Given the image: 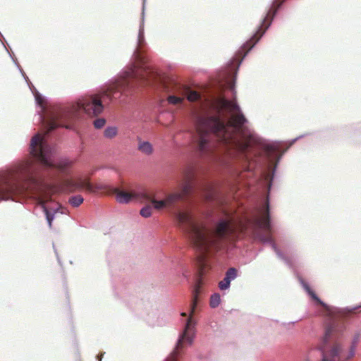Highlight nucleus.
I'll return each mask as SVG.
<instances>
[{
	"label": "nucleus",
	"mask_w": 361,
	"mask_h": 361,
	"mask_svg": "<svg viewBox=\"0 0 361 361\" xmlns=\"http://www.w3.org/2000/svg\"><path fill=\"white\" fill-rule=\"evenodd\" d=\"M176 219L179 226L198 252L196 262L198 268V278L193 290L190 317L187 320L184 331L176 348L166 361H177L184 341H188L189 344L192 343V338L190 334L195 325L192 315L195 312L198 294L200 293L202 285V278L211 268L208 256L220 249L223 240H233L236 238L238 233H243L247 228L245 224L242 221L236 222L230 216L219 220L214 230H209L203 224L197 222L192 216L186 212H178Z\"/></svg>",
	"instance_id": "f257e3e1"
},
{
	"label": "nucleus",
	"mask_w": 361,
	"mask_h": 361,
	"mask_svg": "<svg viewBox=\"0 0 361 361\" xmlns=\"http://www.w3.org/2000/svg\"><path fill=\"white\" fill-rule=\"evenodd\" d=\"M218 104L221 109L227 110L231 115L227 123L216 116L198 118L196 126L198 151L202 154L209 152L213 147L211 140L216 139L224 145L245 152L249 146L247 142L243 139L245 123L247 122L245 117L233 101L220 98Z\"/></svg>",
	"instance_id": "f03ea898"
},
{
	"label": "nucleus",
	"mask_w": 361,
	"mask_h": 361,
	"mask_svg": "<svg viewBox=\"0 0 361 361\" xmlns=\"http://www.w3.org/2000/svg\"><path fill=\"white\" fill-rule=\"evenodd\" d=\"M120 96L121 93L118 85H113L101 94L87 96L75 104L59 108L47 120L40 117L41 121L47 128L46 134H48L58 127L70 128V126L66 125L65 123L78 117L80 111H84L92 116L100 114L104 109L102 102H105L106 100L111 102L113 99L119 98Z\"/></svg>",
	"instance_id": "7ed1b4c3"
},
{
	"label": "nucleus",
	"mask_w": 361,
	"mask_h": 361,
	"mask_svg": "<svg viewBox=\"0 0 361 361\" xmlns=\"http://www.w3.org/2000/svg\"><path fill=\"white\" fill-rule=\"evenodd\" d=\"M42 180L39 167L32 158L20 161L0 174V201L12 199Z\"/></svg>",
	"instance_id": "20e7f679"
},
{
	"label": "nucleus",
	"mask_w": 361,
	"mask_h": 361,
	"mask_svg": "<svg viewBox=\"0 0 361 361\" xmlns=\"http://www.w3.org/2000/svg\"><path fill=\"white\" fill-rule=\"evenodd\" d=\"M30 154L32 158L41 164L44 168H52L60 173H66L73 164L71 161L64 159L58 163H54L51 159L52 151L44 137L39 134L35 135L30 141Z\"/></svg>",
	"instance_id": "39448f33"
},
{
	"label": "nucleus",
	"mask_w": 361,
	"mask_h": 361,
	"mask_svg": "<svg viewBox=\"0 0 361 361\" xmlns=\"http://www.w3.org/2000/svg\"><path fill=\"white\" fill-rule=\"evenodd\" d=\"M193 176V169L190 167L184 172L183 180L180 183V192L169 194L164 200H156L154 194L147 190V192L150 194V198L147 200H145V202H151L154 207L157 209H161L165 207L173 205L177 202L184 200L190 195L192 189Z\"/></svg>",
	"instance_id": "423d86ee"
},
{
	"label": "nucleus",
	"mask_w": 361,
	"mask_h": 361,
	"mask_svg": "<svg viewBox=\"0 0 361 361\" xmlns=\"http://www.w3.org/2000/svg\"><path fill=\"white\" fill-rule=\"evenodd\" d=\"M334 331V327L333 326H328L325 331V334L323 338V345L321 346V350L322 351L323 358L324 357L325 355H327L329 361H333L332 355H335V353H334V348L336 346H338L337 357H339V361H341V360H348L353 358L355 354V349L360 341L361 334L359 332H356L354 334L349 348V351L347 353L341 352V347L338 343H335L329 351H326L325 345L330 339Z\"/></svg>",
	"instance_id": "0eeeda50"
},
{
	"label": "nucleus",
	"mask_w": 361,
	"mask_h": 361,
	"mask_svg": "<svg viewBox=\"0 0 361 361\" xmlns=\"http://www.w3.org/2000/svg\"><path fill=\"white\" fill-rule=\"evenodd\" d=\"M114 194L116 195V200L123 204H126L131 201L145 202V200H147L150 198V194L146 189L140 192H130L116 188L114 190Z\"/></svg>",
	"instance_id": "6e6552de"
},
{
	"label": "nucleus",
	"mask_w": 361,
	"mask_h": 361,
	"mask_svg": "<svg viewBox=\"0 0 361 361\" xmlns=\"http://www.w3.org/2000/svg\"><path fill=\"white\" fill-rule=\"evenodd\" d=\"M286 0H274L272 3L271 7L269 11L267 12L266 17L264 18L263 22L262 23L261 27L258 30L257 33L252 37L251 41L253 42L252 46L257 42L259 38L263 35L265 32L266 30L270 26L272 20L274 19L275 15L277 13L279 8L281 6L283 2Z\"/></svg>",
	"instance_id": "1a4fd4ad"
},
{
	"label": "nucleus",
	"mask_w": 361,
	"mask_h": 361,
	"mask_svg": "<svg viewBox=\"0 0 361 361\" xmlns=\"http://www.w3.org/2000/svg\"><path fill=\"white\" fill-rule=\"evenodd\" d=\"M254 224L257 228L264 230L265 232L264 235L262 237V240L264 242H271L269 206L268 202L266 204L264 213L262 216L256 217L254 220Z\"/></svg>",
	"instance_id": "9d476101"
},
{
	"label": "nucleus",
	"mask_w": 361,
	"mask_h": 361,
	"mask_svg": "<svg viewBox=\"0 0 361 361\" xmlns=\"http://www.w3.org/2000/svg\"><path fill=\"white\" fill-rule=\"evenodd\" d=\"M59 188L61 190L70 192L83 188H85L89 192L93 190L92 185L89 182L88 179H83L82 178H78L77 180L71 178L63 179L60 182Z\"/></svg>",
	"instance_id": "9b49d317"
},
{
	"label": "nucleus",
	"mask_w": 361,
	"mask_h": 361,
	"mask_svg": "<svg viewBox=\"0 0 361 361\" xmlns=\"http://www.w3.org/2000/svg\"><path fill=\"white\" fill-rule=\"evenodd\" d=\"M51 200V195L49 194L42 195L38 200L39 204L42 207L49 224V227H51L52 221L54 218V214L58 212L61 207L56 203L53 207H48L47 204Z\"/></svg>",
	"instance_id": "f8f14e48"
},
{
	"label": "nucleus",
	"mask_w": 361,
	"mask_h": 361,
	"mask_svg": "<svg viewBox=\"0 0 361 361\" xmlns=\"http://www.w3.org/2000/svg\"><path fill=\"white\" fill-rule=\"evenodd\" d=\"M178 92L184 97H186L190 102L197 101L200 98V94L196 92L191 90L185 85H178Z\"/></svg>",
	"instance_id": "ddd939ff"
},
{
	"label": "nucleus",
	"mask_w": 361,
	"mask_h": 361,
	"mask_svg": "<svg viewBox=\"0 0 361 361\" xmlns=\"http://www.w3.org/2000/svg\"><path fill=\"white\" fill-rule=\"evenodd\" d=\"M137 149L141 153L145 155H151L154 152L153 145L148 141H145L141 139H138L137 141Z\"/></svg>",
	"instance_id": "4468645a"
},
{
	"label": "nucleus",
	"mask_w": 361,
	"mask_h": 361,
	"mask_svg": "<svg viewBox=\"0 0 361 361\" xmlns=\"http://www.w3.org/2000/svg\"><path fill=\"white\" fill-rule=\"evenodd\" d=\"M178 85L179 84L176 85L174 90H173V92L176 94L169 95L167 98V101L170 104L178 105V104H181L183 102V101L184 100V97L182 96L180 94V92H178Z\"/></svg>",
	"instance_id": "2eb2a0df"
},
{
	"label": "nucleus",
	"mask_w": 361,
	"mask_h": 361,
	"mask_svg": "<svg viewBox=\"0 0 361 361\" xmlns=\"http://www.w3.org/2000/svg\"><path fill=\"white\" fill-rule=\"evenodd\" d=\"M302 286L306 292L309 294V295L314 300L317 304L322 305L324 307H326V305L324 304L315 294V293L311 289L309 285L305 281H302Z\"/></svg>",
	"instance_id": "dca6fc26"
},
{
	"label": "nucleus",
	"mask_w": 361,
	"mask_h": 361,
	"mask_svg": "<svg viewBox=\"0 0 361 361\" xmlns=\"http://www.w3.org/2000/svg\"><path fill=\"white\" fill-rule=\"evenodd\" d=\"M220 302H221L220 295L219 293H214L210 298L209 304L212 308H215L219 305Z\"/></svg>",
	"instance_id": "f3484780"
},
{
	"label": "nucleus",
	"mask_w": 361,
	"mask_h": 361,
	"mask_svg": "<svg viewBox=\"0 0 361 361\" xmlns=\"http://www.w3.org/2000/svg\"><path fill=\"white\" fill-rule=\"evenodd\" d=\"M83 200L81 195H75L69 199V202L73 207H78L83 202Z\"/></svg>",
	"instance_id": "a211bd4d"
},
{
	"label": "nucleus",
	"mask_w": 361,
	"mask_h": 361,
	"mask_svg": "<svg viewBox=\"0 0 361 361\" xmlns=\"http://www.w3.org/2000/svg\"><path fill=\"white\" fill-rule=\"evenodd\" d=\"M152 207L150 204H147L140 210V215L145 218L149 217L152 215Z\"/></svg>",
	"instance_id": "6ab92c4d"
},
{
	"label": "nucleus",
	"mask_w": 361,
	"mask_h": 361,
	"mask_svg": "<svg viewBox=\"0 0 361 361\" xmlns=\"http://www.w3.org/2000/svg\"><path fill=\"white\" fill-rule=\"evenodd\" d=\"M237 273L238 271L235 268H229L226 273L225 277H226V279L231 281L237 277Z\"/></svg>",
	"instance_id": "aec40b11"
},
{
	"label": "nucleus",
	"mask_w": 361,
	"mask_h": 361,
	"mask_svg": "<svg viewBox=\"0 0 361 361\" xmlns=\"http://www.w3.org/2000/svg\"><path fill=\"white\" fill-rule=\"evenodd\" d=\"M117 134V129L115 127L107 128L104 130V136L108 138H112Z\"/></svg>",
	"instance_id": "412c9836"
},
{
	"label": "nucleus",
	"mask_w": 361,
	"mask_h": 361,
	"mask_svg": "<svg viewBox=\"0 0 361 361\" xmlns=\"http://www.w3.org/2000/svg\"><path fill=\"white\" fill-rule=\"evenodd\" d=\"M231 281L225 277L219 283V287L221 290H226L230 287Z\"/></svg>",
	"instance_id": "4be33fe9"
},
{
	"label": "nucleus",
	"mask_w": 361,
	"mask_h": 361,
	"mask_svg": "<svg viewBox=\"0 0 361 361\" xmlns=\"http://www.w3.org/2000/svg\"><path fill=\"white\" fill-rule=\"evenodd\" d=\"M214 197H215L214 190L212 186H209L208 192H207V194H205V199L207 201H212L214 199Z\"/></svg>",
	"instance_id": "5701e85b"
},
{
	"label": "nucleus",
	"mask_w": 361,
	"mask_h": 361,
	"mask_svg": "<svg viewBox=\"0 0 361 361\" xmlns=\"http://www.w3.org/2000/svg\"><path fill=\"white\" fill-rule=\"evenodd\" d=\"M338 348V346H336L334 348V353H335V355H332L333 361H339V357H337ZM322 361H329L327 355H324V357L322 359Z\"/></svg>",
	"instance_id": "b1692460"
},
{
	"label": "nucleus",
	"mask_w": 361,
	"mask_h": 361,
	"mask_svg": "<svg viewBox=\"0 0 361 361\" xmlns=\"http://www.w3.org/2000/svg\"><path fill=\"white\" fill-rule=\"evenodd\" d=\"M106 123V121L104 118H98L94 121V126L96 128H102Z\"/></svg>",
	"instance_id": "393cba45"
},
{
	"label": "nucleus",
	"mask_w": 361,
	"mask_h": 361,
	"mask_svg": "<svg viewBox=\"0 0 361 361\" xmlns=\"http://www.w3.org/2000/svg\"><path fill=\"white\" fill-rule=\"evenodd\" d=\"M272 247L274 250V251L276 252L277 255L281 257V258H283V257L281 254V252H280V250L277 248L276 245H275V243H272Z\"/></svg>",
	"instance_id": "a878e982"
},
{
	"label": "nucleus",
	"mask_w": 361,
	"mask_h": 361,
	"mask_svg": "<svg viewBox=\"0 0 361 361\" xmlns=\"http://www.w3.org/2000/svg\"><path fill=\"white\" fill-rule=\"evenodd\" d=\"M361 307V305L360 306H357V307H355L354 308H352V309H348V311L350 312V313H355L359 308Z\"/></svg>",
	"instance_id": "bb28decb"
},
{
	"label": "nucleus",
	"mask_w": 361,
	"mask_h": 361,
	"mask_svg": "<svg viewBox=\"0 0 361 361\" xmlns=\"http://www.w3.org/2000/svg\"><path fill=\"white\" fill-rule=\"evenodd\" d=\"M37 101L39 104L42 105L43 99L42 98H40L39 97H37Z\"/></svg>",
	"instance_id": "cd10ccee"
},
{
	"label": "nucleus",
	"mask_w": 361,
	"mask_h": 361,
	"mask_svg": "<svg viewBox=\"0 0 361 361\" xmlns=\"http://www.w3.org/2000/svg\"><path fill=\"white\" fill-rule=\"evenodd\" d=\"M102 355H101L100 356H98V361L102 360Z\"/></svg>",
	"instance_id": "c85d7f7f"
},
{
	"label": "nucleus",
	"mask_w": 361,
	"mask_h": 361,
	"mask_svg": "<svg viewBox=\"0 0 361 361\" xmlns=\"http://www.w3.org/2000/svg\"><path fill=\"white\" fill-rule=\"evenodd\" d=\"M181 315H182V316H183V317H185L187 314H186V313L183 312V313L181 314Z\"/></svg>",
	"instance_id": "c756f323"
},
{
	"label": "nucleus",
	"mask_w": 361,
	"mask_h": 361,
	"mask_svg": "<svg viewBox=\"0 0 361 361\" xmlns=\"http://www.w3.org/2000/svg\"><path fill=\"white\" fill-rule=\"evenodd\" d=\"M267 149H268L269 151H271V147H267Z\"/></svg>",
	"instance_id": "7c9ffc66"
}]
</instances>
